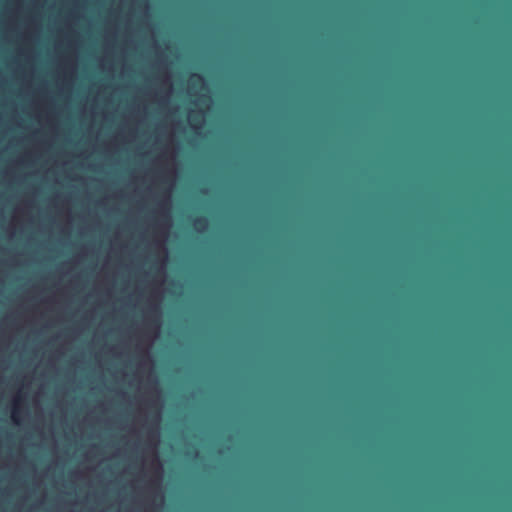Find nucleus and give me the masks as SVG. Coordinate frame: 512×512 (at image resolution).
<instances>
[{
  "label": "nucleus",
  "instance_id": "f257e3e1",
  "mask_svg": "<svg viewBox=\"0 0 512 512\" xmlns=\"http://www.w3.org/2000/svg\"><path fill=\"white\" fill-rule=\"evenodd\" d=\"M19 414H20V409L18 407V401L15 403L14 407H13V411H12V418L15 422L18 421V417H19Z\"/></svg>",
  "mask_w": 512,
  "mask_h": 512
},
{
  "label": "nucleus",
  "instance_id": "f03ea898",
  "mask_svg": "<svg viewBox=\"0 0 512 512\" xmlns=\"http://www.w3.org/2000/svg\"><path fill=\"white\" fill-rule=\"evenodd\" d=\"M206 223H207V220H206L205 217H198V218L195 219V224L199 225L201 227L205 226Z\"/></svg>",
  "mask_w": 512,
  "mask_h": 512
},
{
  "label": "nucleus",
  "instance_id": "7ed1b4c3",
  "mask_svg": "<svg viewBox=\"0 0 512 512\" xmlns=\"http://www.w3.org/2000/svg\"><path fill=\"white\" fill-rule=\"evenodd\" d=\"M193 78H194L196 81H203V77H202L200 74H194V75H193Z\"/></svg>",
  "mask_w": 512,
  "mask_h": 512
}]
</instances>
